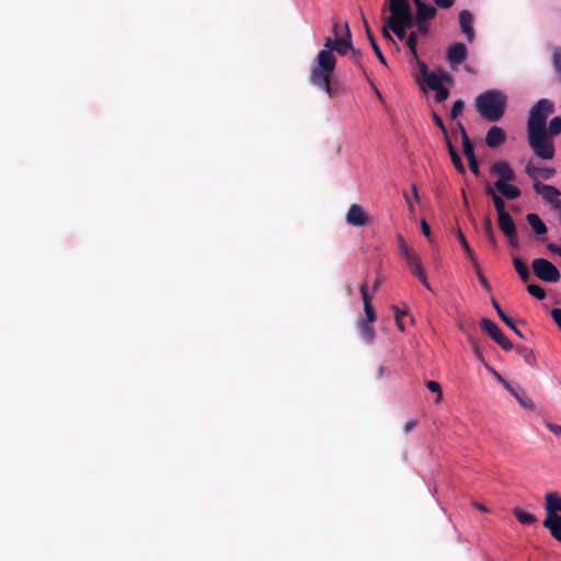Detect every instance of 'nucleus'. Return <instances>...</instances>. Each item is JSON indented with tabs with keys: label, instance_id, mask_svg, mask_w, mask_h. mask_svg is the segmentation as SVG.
<instances>
[{
	"label": "nucleus",
	"instance_id": "nucleus-22",
	"mask_svg": "<svg viewBox=\"0 0 561 561\" xmlns=\"http://www.w3.org/2000/svg\"><path fill=\"white\" fill-rule=\"evenodd\" d=\"M497 224L505 237H511L513 233L517 232L516 225L510 214L499 216Z\"/></svg>",
	"mask_w": 561,
	"mask_h": 561
},
{
	"label": "nucleus",
	"instance_id": "nucleus-14",
	"mask_svg": "<svg viewBox=\"0 0 561 561\" xmlns=\"http://www.w3.org/2000/svg\"><path fill=\"white\" fill-rule=\"evenodd\" d=\"M415 5V22L431 21L436 15V8L422 0H412Z\"/></svg>",
	"mask_w": 561,
	"mask_h": 561
},
{
	"label": "nucleus",
	"instance_id": "nucleus-49",
	"mask_svg": "<svg viewBox=\"0 0 561 561\" xmlns=\"http://www.w3.org/2000/svg\"><path fill=\"white\" fill-rule=\"evenodd\" d=\"M486 368L491 371V374L494 376V378L504 387V388H508V385L510 382L504 379L501 374H499L495 369L491 368L489 365L486 366Z\"/></svg>",
	"mask_w": 561,
	"mask_h": 561
},
{
	"label": "nucleus",
	"instance_id": "nucleus-43",
	"mask_svg": "<svg viewBox=\"0 0 561 561\" xmlns=\"http://www.w3.org/2000/svg\"><path fill=\"white\" fill-rule=\"evenodd\" d=\"M469 342L471 344V347H472L476 358L478 360H480L481 363H483V365L486 367L488 364L485 363L482 352H481L479 345L477 344V342L472 337H469Z\"/></svg>",
	"mask_w": 561,
	"mask_h": 561
},
{
	"label": "nucleus",
	"instance_id": "nucleus-59",
	"mask_svg": "<svg viewBox=\"0 0 561 561\" xmlns=\"http://www.w3.org/2000/svg\"><path fill=\"white\" fill-rule=\"evenodd\" d=\"M324 47L325 48L323 50H328V51H331L333 54L334 48H335V38L332 39V38L328 37L325 39Z\"/></svg>",
	"mask_w": 561,
	"mask_h": 561
},
{
	"label": "nucleus",
	"instance_id": "nucleus-33",
	"mask_svg": "<svg viewBox=\"0 0 561 561\" xmlns=\"http://www.w3.org/2000/svg\"><path fill=\"white\" fill-rule=\"evenodd\" d=\"M390 22L399 23L404 28H409L415 24V15H413L412 11L408 12L403 15L394 18V20H390Z\"/></svg>",
	"mask_w": 561,
	"mask_h": 561
},
{
	"label": "nucleus",
	"instance_id": "nucleus-6",
	"mask_svg": "<svg viewBox=\"0 0 561 561\" xmlns=\"http://www.w3.org/2000/svg\"><path fill=\"white\" fill-rule=\"evenodd\" d=\"M531 268L534 274L542 282L557 283L560 279L559 270L547 259L533 260Z\"/></svg>",
	"mask_w": 561,
	"mask_h": 561
},
{
	"label": "nucleus",
	"instance_id": "nucleus-17",
	"mask_svg": "<svg viewBox=\"0 0 561 561\" xmlns=\"http://www.w3.org/2000/svg\"><path fill=\"white\" fill-rule=\"evenodd\" d=\"M484 193L492 199L497 217L508 214L505 209V203L502 196L493 188L492 184L486 182Z\"/></svg>",
	"mask_w": 561,
	"mask_h": 561
},
{
	"label": "nucleus",
	"instance_id": "nucleus-46",
	"mask_svg": "<svg viewBox=\"0 0 561 561\" xmlns=\"http://www.w3.org/2000/svg\"><path fill=\"white\" fill-rule=\"evenodd\" d=\"M398 243H399L400 254H401V256H403V259L414 252L407 245V243L404 242L401 234L398 236Z\"/></svg>",
	"mask_w": 561,
	"mask_h": 561
},
{
	"label": "nucleus",
	"instance_id": "nucleus-20",
	"mask_svg": "<svg viewBox=\"0 0 561 561\" xmlns=\"http://www.w3.org/2000/svg\"><path fill=\"white\" fill-rule=\"evenodd\" d=\"M492 186L497 193L511 201L518 198L522 194L516 185L510 183H494Z\"/></svg>",
	"mask_w": 561,
	"mask_h": 561
},
{
	"label": "nucleus",
	"instance_id": "nucleus-56",
	"mask_svg": "<svg viewBox=\"0 0 561 561\" xmlns=\"http://www.w3.org/2000/svg\"><path fill=\"white\" fill-rule=\"evenodd\" d=\"M420 226H421L422 233L427 239H430V237H431V228H430L428 224L426 222V220L422 219L421 222H420Z\"/></svg>",
	"mask_w": 561,
	"mask_h": 561
},
{
	"label": "nucleus",
	"instance_id": "nucleus-51",
	"mask_svg": "<svg viewBox=\"0 0 561 561\" xmlns=\"http://www.w3.org/2000/svg\"><path fill=\"white\" fill-rule=\"evenodd\" d=\"M432 119L434 124L440 129L442 133H445V125L440 116L436 112H432Z\"/></svg>",
	"mask_w": 561,
	"mask_h": 561
},
{
	"label": "nucleus",
	"instance_id": "nucleus-9",
	"mask_svg": "<svg viewBox=\"0 0 561 561\" xmlns=\"http://www.w3.org/2000/svg\"><path fill=\"white\" fill-rule=\"evenodd\" d=\"M534 191L541 196V198L550 204L552 208L560 210L561 207V192L553 185L542 184V183H533Z\"/></svg>",
	"mask_w": 561,
	"mask_h": 561
},
{
	"label": "nucleus",
	"instance_id": "nucleus-37",
	"mask_svg": "<svg viewBox=\"0 0 561 561\" xmlns=\"http://www.w3.org/2000/svg\"><path fill=\"white\" fill-rule=\"evenodd\" d=\"M407 46L411 53V55L417 59V51H416V46H417V33L412 31L409 33L408 37H407Z\"/></svg>",
	"mask_w": 561,
	"mask_h": 561
},
{
	"label": "nucleus",
	"instance_id": "nucleus-44",
	"mask_svg": "<svg viewBox=\"0 0 561 561\" xmlns=\"http://www.w3.org/2000/svg\"><path fill=\"white\" fill-rule=\"evenodd\" d=\"M435 91V101L437 103H442L449 96V90L445 88L444 85L439 89L434 90Z\"/></svg>",
	"mask_w": 561,
	"mask_h": 561
},
{
	"label": "nucleus",
	"instance_id": "nucleus-39",
	"mask_svg": "<svg viewBox=\"0 0 561 561\" xmlns=\"http://www.w3.org/2000/svg\"><path fill=\"white\" fill-rule=\"evenodd\" d=\"M527 291L529 295H531L533 297H535L539 300H542L546 298V290L537 284H529L527 286Z\"/></svg>",
	"mask_w": 561,
	"mask_h": 561
},
{
	"label": "nucleus",
	"instance_id": "nucleus-13",
	"mask_svg": "<svg viewBox=\"0 0 561 561\" xmlns=\"http://www.w3.org/2000/svg\"><path fill=\"white\" fill-rule=\"evenodd\" d=\"M525 173L534 181V183H540V178L543 180H549L556 174V170L548 167H536L531 161H529L525 167Z\"/></svg>",
	"mask_w": 561,
	"mask_h": 561
},
{
	"label": "nucleus",
	"instance_id": "nucleus-27",
	"mask_svg": "<svg viewBox=\"0 0 561 561\" xmlns=\"http://www.w3.org/2000/svg\"><path fill=\"white\" fill-rule=\"evenodd\" d=\"M513 515L515 518L523 525H531L536 522V516L531 513H528L519 507L513 508Z\"/></svg>",
	"mask_w": 561,
	"mask_h": 561
},
{
	"label": "nucleus",
	"instance_id": "nucleus-7",
	"mask_svg": "<svg viewBox=\"0 0 561 561\" xmlns=\"http://www.w3.org/2000/svg\"><path fill=\"white\" fill-rule=\"evenodd\" d=\"M420 76L425 84L431 90H436L443 87L444 82L451 83L453 77L447 71H442L440 75L430 71L425 62L419 61Z\"/></svg>",
	"mask_w": 561,
	"mask_h": 561
},
{
	"label": "nucleus",
	"instance_id": "nucleus-32",
	"mask_svg": "<svg viewBox=\"0 0 561 561\" xmlns=\"http://www.w3.org/2000/svg\"><path fill=\"white\" fill-rule=\"evenodd\" d=\"M462 150H463V154L468 161L476 159L473 146H472L466 130H462Z\"/></svg>",
	"mask_w": 561,
	"mask_h": 561
},
{
	"label": "nucleus",
	"instance_id": "nucleus-10",
	"mask_svg": "<svg viewBox=\"0 0 561 561\" xmlns=\"http://www.w3.org/2000/svg\"><path fill=\"white\" fill-rule=\"evenodd\" d=\"M490 173L497 176L494 183H510L516 180V173L506 161H495L490 167Z\"/></svg>",
	"mask_w": 561,
	"mask_h": 561
},
{
	"label": "nucleus",
	"instance_id": "nucleus-63",
	"mask_svg": "<svg viewBox=\"0 0 561 561\" xmlns=\"http://www.w3.org/2000/svg\"><path fill=\"white\" fill-rule=\"evenodd\" d=\"M547 249L552 252V253H557L561 256V248L559 245H557L556 243H549L547 245Z\"/></svg>",
	"mask_w": 561,
	"mask_h": 561
},
{
	"label": "nucleus",
	"instance_id": "nucleus-28",
	"mask_svg": "<svg viewBox=\"0 0 561 561\" xmlns=\"http://www.w3.org/2000/svg\"><path fill=\"white\" fill-rule=\"evenodd\" d=\"M359 332H360L362 339L366 343H371L374 341L375 330H374V327L371 325V322H365L364 320H360Z\"/></svg>",
	"mask_w": 561,
	"mask_h": 561
},
{
	"label": "nucleus",
	"instance_id": "nucleus-38",
	"mask_svg": "<svg viewBox=\"0 0 561 561\" xmlns=\"http://www.w3.org/2000/svg\"><path fill=\"white\" fill-rule=\"evenodd\" d=\"M386 26H388L399 39H403L407 36V28L399 25V23L390 22L386 20Z\"/></svg>",
	"mask_w": 561,
	"mask_h": 561
},
{
	"label": "nucleus",
	"instance_id": "nucleus-29",
	"mask_svg": "<svg viewBox=\"0 0 561 561\" xmlns=\"http://www.w3.org/2000/svg\"><path fill=\"white\" fill-rule=\"evenodd\" d=\"M447 150H448V153H449L450 160H451V162H453V164H454L455 169H456L459 173L463 174V173L466 172L465 165H463V163H462V160H461V158H460L459 153L457 152V150L455 149V147L453 146V144H451V142H448V148H447Z\"/></svg>",
	"mask_w": 561,
	"mask_h": 561
},
{
	"label": "nucleus",
	"instance_id": "nucleus-21",
	"mask_svg": "<svg viewBox=\"0 0 561 561\" xmlns=\"http://www.w3.org/2000/svg\"><path fill=\"white\" fill-rule=\"evenodd\" d=\"M491 304L493 308L495 309L497 316L500 319L511 329L514 331V333L519 336L520 339H524L523 333L516 328L515 322L512 318H510L501 308L500 304L495 298H491Z\"/></svg>",
	"mask_w": 561,
	"mask_h": 561
},
{
	"label": "nucleus",
	"instance_id": "nucleus-18",
	"mask_svg": "<svg viewBox=\"0 0 561 561\" xmlns=\"http://www.w3.org/2000/svg\"><path fill=\"white\" fill-rule=\"evenodd\" d=\"M506 139L505 131L499 126H492L485 135V144L490 148L501 146Z\"/></svg>",
	"mask_w": 561,
	"mask_h": 561
},
{
	"label": "nucleus",
	"instance_id": "nucleus-53",
	"mask_svg": "<svg viewBox=\"0 0 561 561\" xmlns=\"http://www.w3.org/2000/svg\"><path fill=\"white\" fill-rule=\"evenodd\" d=\"M434 3L440 9H449L454 5L456 0H433Z\"/></svg>",
	"mask_w": 561,
	"mask_h": 561
},
{
	"label": "nucleus",
	"instance_id": "nucleus-36",
	"mask_svg": "<svg viewBox=\"0 0 561 561\" xmlns=\"http://www.w3.org/2000/svg\"><path fill=\"white\" fill-rule=\"evenodd\" d=\"M547 133L551 138L561 133V116H556L550 121Z\"/></svg>",
	"mask_w": 561,
	"mask_h": 561
},
{
	"label": "nucleus",
	"instance_id": "nucleus-64",
	"mask_svg": "<svg viewBox=\"0 0 561 561\" xmlns=\"http://www.w3.org/2000/svg\"><path fill=\"white\" fill-rule=\"evenodd\" d=\"M383 21L386 22V18L383 19ZM389 30L390 28L388 26H386V23H385L383 26H382V30H381L382 36L386 39H388V41H393L391 35H390V33H389Z\"/></svg>",
	"mask_w": 561,
	"mask_h": 561
},
{
	"label": "nucleus",
	"instance_id": "nucleus-26",
	"mask_svg": "<svg viewBox=\"0 0 561 561\" xmlns=\"http://www.w3.org/2000/svg\"><path fill=\"white\" fill-rule=\"evenodd\" d=\"M482 229H483L484 236H485L488 242L490 243V245L495 248L497 244V241H496V237L494 233L492 220L489 216H486L483 219Z\"/></svg>",
	"mask_w": 561,
	"mask_h": 561
},
{
	"label": "nucleus",
	"instance_id": "nucleus-61",
	"mask_svg": "<svg viewBox=\"0 0 561 561\" xmlns=\"http://www.w3.org/2000/svg\"><path fill=\"white\" fill-rule=\"evenodd\" d=\"M392 310L394 311V320H397V319L402 320V317L407 314V310H401L397 306H392Z\"/></svg>",
	"mask_w": 561,
	"mask_h": 561
},
{
	"label": "nucleus",
	"instance_id": "nucleus-60",
	"mask_svg": "<svg viewBox=\"0 0 561 561\" xmlns=\"http://www.w3.org/2000/svg\"><path fill=\"white\" fill-rule=\"evenodd\" d=\"M417 425V421L416 420H411L409 422H407L403 426V432L405 434L410 433L415 426Z\"/></svg>",
	"mask_w": 561,
	"mask_h": 561
},
{
	"label": "nucleus",
	"instance_id": "nucleus-58",
	"mask_svg": "<svg viewBox=\"0 0 561 561\" xmlns=\"http://www.w3.org/2000/svg\"><path fill=\"white\" fill-rule=\"evenodd\" d=\"M508 239V243L512 248L517 249L519 248V240L517 237V232L513 233L511 237H506Z\"/></svg>",
	"mask_w": 561,
	"mask_h": 561
},
{
	"label": "nucleus",
	"instance_id": "nucleus-30",
	"mask_svg": "<svg viewBox=\"0 0 561 561\" xmlns=\"http://www.w3.org/2000/svg\"><path fill=\"white\" fill-rule=\"evenodd\" d=\"M513 264H514V267H515L517 274L519 275L520 279L524 283L528 282L530 278V273H529L527 265L524 263V261L516 256V257H513Z\"/></svg>",
	"mask_w": 561,
	"mask_h": 561
},
{
	"label": "nucleus",
	"instance_id": "nucleus-5",
	"mask_svg": "<svg viewBox=\"0 0 561 561\" xmlns=\"http://www.w3.org/2000/svg\"><path fill=\"white\" fill-rule=\"evenodd\" d=\"M527 141L536 157L543 160H550L554 157L553 140L548 136L547 130L527 131Z\"/></svg>",
	"mask_w": 561,
	"mask_h": 561
},
{
	"label": "nucleus",
	"instance_id": "nucleus-48",
	"mask_svg": "<svg viewBox=\"0 0 561 561\" xmlns=\"http://www.w3.org/2000/svg\"><path fill=\"white\" fill-rule=\"evenodd\" d=\"M348 51H351V57L354 59L356 65L360 69H363V65L360 64V57H362L360 50L352 46V48H350Z\"/></svg>",
	"mask_w": 561,
	"mask_h": 561
},
{
	"label": "nucleus",
	"instance_id": "nucleus-50",
	"mask_svg": "<svg viewBox=\"0 0 561 561\" xmlns=\"http://www.w3.org/2000/svg\"><path fill=\"white\" fill-rule=\"evenodd\" d=\"M430 21H421V22H415L414 25H416L417 27V32L421 34V35H426L430 31V24H428Z\"/></svg>",
	"mask_w": 561,
	"mask_h": 561
},
{
	"label": "nucleus",
	"instance_id": "nucleus-4",
	"mask_svg": "<svg viewBox=\"0 0 561 561\" xmlns=\"http://www.w3.org/2000/svg\"><path fill=\"white\" fill-rule=\"evenodd\" d=\"M553 112V102L548 99L539 100L529 112L527 131L547 130V118Z\"/></svg>",
	"mask_w": 561,
	"mask_h": 561
},
{
	"label": "nucleus",
	"instance_id": "nucleus-47",
	"mask_svg": "<svg viewBox=\"0 0 561 561\" xmlns=\"http://www.w3.org/2000/svg\"><path fill=\"white\" fill-rule=\"evenodd\" d=\"M364 312H365V317H366V319L364 320L365 322L374 323L376 321V312H375L373 305L365 306Z\"/></svg>",
	"mask_w": 561,
	"mask_h": 561
},
{
	"label": "nucleus",
	"instance_id": "nucleus-8",
	"mask_svg": "<svg viewBox=\"0 0 561 561\" xmlns=\"http://www.w3.org/2000/svg\"><path fill=\"white\" fill-rule=\"evenodd\" d=\"M480 328L504 351L508 352L513 348V343L502 333V331L492 320L482 318L480 321Z\"/></svg>",
	"mask_w": 561,
	"mask_h": 561
},
{
	"label": "nucleus",
	"instance_id": "nucleus-15",
	"mask_svg": "<svg viewBox=\"0 0 561 561\" xmlns=\"http://www.w3.org/2000/svg\"><path fill=\"white\" fill-rule=\"evenodd\" d=\"M459 24L461 32L466 35L468 42H472L474 38L473 31V15L469 10H461L459 12Z\"/></svg>",
	"mask_w": 561,
	"mask_h": 561
},
{
	"label": "nucleus",
	"instance_id": "nucleus-52",
	"mask_svg": "<svg viewBox=\"0 0 561 561\" xmlns=\"http://www.w3.org/2000/svg\"><path fill=\"white\" fill-rule=\"evenodd\" d=\"M551 318L553 319L554 323L561 329V309L554 308L551 310Z\"/></svg>",
	"mask_w": 561,
	"mask_h": 561
},
{
	"label": "nucleus",
	"instance_id": "nucleus-57",
	"mask_svg": "<svg viewBox=\"0 0 561 561\" xmlns=\"http://www.w3.org/2000/svg\"><path fill=\"white\" fill-rule=\"evenodd\" d=\"M468 164H469V169H470V171H471L476 176H479V175H480V170H479V165H478V161H477V159L468 161Z\"/></svg>",
	"mask_w": 561,
	"mask_h": 561
},
{
	"label": "nucleus",
	"instance_id": "nucleus-16",
	"mask_svg": "<svg viewBox=\"0 0 561 561\" xmlns=\"http://www.w3.org/2000/svg\"><path fill=\"white\" fill-rule=\"evenodd\" d=\"M388 10L390 15L386 20H394V18L412 11L409 0H388Z\"/></svg>",
	"mask_w": 561,
	"mask_h": 561
},
{
	"label": "nucleus",
	"instance_id": "nucleus-12",
	"mask_svg": "<svg viewBox=\"0 0 561 561\" xmlns=\"http://www.w3.org/2000/svg\"><path fill=\"white\" fill-rule=\"evenodd\" d=\"M345 220L354 227H363L369 221V216L358 204H352L346 213Z\"/></svg>",
	"mask_w": 561,
	"mask_h": 561
},
{
	"label": "nucleus",
	"instance_id": "nucleus-19",
	"mask_svg": "<svg viewBox=\"0 0 561 561\" xmlns=\"http://www.w3.org/2000/svg\"><path fill=\"white\" fill-rule=\"evenodd\" d=\"M345 27V36L335 38V48L336 51L341 56H345L350 48H352V35L348 27V23L344 24Z\"/></svg>",
	"mask_w": 561,
	"mask_h": 561
},
{
	"label": "nucleus",
	"instance_id": "nucleus-62",
	"mask_svg": "<svg viewBox=\"0 0 561 561\" xmlns=\"http://www.w3.org/2000/svg\"><path fill=\"white\" fill-rule=\"evenodd\" d=\"M416 277L420 279V282L430 290H432L430 283L427 282L425 273H421L420 275H416Z\"/></svg>",
	"mask_w": 561,
	"mask_h": 561
},
{
	"label": "nucleus",
	"instance_id": "nucleus-3",
	"mask_svg": "<svg viewBox=\"0 0 561 561\" xmlns=\"http://www.w3.org/2000/svg\"><path fill=\"white\" fill-rule=\"evenodd\" d=\"M545 512L542 526L561 543V495L558 492L550 491L545 494Z\"/></svg>",
	"mask_w": 561,
	"mask_h": 561
},
{
	"label": "nucleus",
	"instance_id": "nucleus-11",
	"mask_svg": "<svg viewBox=\"0 0 561 561\" xmlns=\"http://www.w3.org/2000/svg\"><path fill=\"white\" fill-rule=\"evenodd\" d=\"M467 47L463 43H454L446 53V59L451 69H456L467 58Z\"/></svg>",
	"mask_w": 561,
	"mask_h": 561
},
{
	"label": "nucleus",
	"instance_id": "nucleus-34",
	"mask_svg": "<svg viewBox=\"0 0 561 561\" xmlns=\"http://www.w3.org/2000/svg\"><path fill=\"white\" fill-rule=\"evenodd\" d=\"M471 263H472L473 270L478 276L479 283L485 290L490 291L491 285H490L489 280L485 278V276L483 275L480 264L478 262V259H476Z\"/></svg>",
	"mask_w": 561,
	"mask_h": 561
},
{
	"label": "nucleus",
	"instance_id": "nucleus-40",
	"mask_svg": "<svg viewBox=\"0 0 561 561\" xmlns=\"http://www.w3.org/2000/svg\"><path fill=\"white\" fill-rule=\"evenodd\" d=\"M552 64L558 76V80L561 83V47L553 51Z\"/></svg>",
	"mask_w": 561,
	"mask_h": 561
},
{
	"label": "nucleus",
	"instance_id": "nucleus-54",
	"mask_svg": "<svg viewBox=\"0 0 561 561\" xmlns=\"http://www.w3.org/2000/svg\"><path fill=\"white\" fill-rule=\"evenodd\" d=\"M517 352L523 354V356L525 357V360L527 363H530V358L533 357V352L529 351L528 348H526L525 346H517Z\"/></svg>",
	"mask_w": 561,
	"mask_h": 561
},
{
	"label": "nucleus",
	"instance_id": "nucleus-55",
	"mask_svg": "<svg viewBox=\"0 0 561 561\" xmlns=\"http://www.w3.org/2000/svg\"><path fill=\"white\" fill-rule=\"evenodd\" d=\"M546 427L556 435L561 436V425L552 423V422H546Z\"/></svg>",
	"mask_w": 561,
	"mask_h": 561
},
{
	"label": "nucleus",
	"instance_id": "nucleus-23",
	"mask_svg": "<svg viewBox=\"0 0 561 561\" xmlns=\"http://www.w3.org/2000/svg\"><path fill=\"white\" fill-rule=\"evenodd\" d=\"M505 389L518 401V403L523 408H525L526 410H529V411L535 410V408H536L535 403L528 396H526L525 392L516 390L515 388H513L511 386V383L508 385V388H505Z\"/></svg>",
	"mask_w": 561,
	"mask_h": 561
},
{
	"label": "nucleus",
	"instance_id": "nucleus-41",
	"mask_svg": "<svg viewBox=\"0 0 561 561\" xmlns=\"http://www.w3.org/2000/svg\"><path fill=\"white\" fill-rule=\"evenodd\" d=\"M426 388L436 393L435 403H439L443 398L442 388L440 385L437 381L430 380L426 382Z\"/></svg>",
	"mask_w": 561,
	"mask_h": 561
},
{
	"label": "nucleus",
	"instance_id": "nucleus-25",
	"mask_svg": "<svg viewBox=\"0 0 561 561\" xmlns=\"http://www.w3.org/2000/svg\"><path fill=\"white\" fill-rule=\"evenodd\" d=\"M411 273L416 276L423 273V267L421 264V259L417 253L413 252L412 254H409L407 257H404Z\"/></svg>",
	"mask_w": 561,
	"mask_h": 561
},
{
	"label": "nucleus",
	"instance_id": "nucleus-31",
	"mask_svg": "<svg viewBox=\"0 0 561 561\" xmlns=\"http://www.w3.org/2000/svg\"><path fill=\"white\" fill-rule=\"evenodd\" d=\"M457 239L461 245V248L463 249L466 255L468 256V259L472 262L477 259L476 256V253L474 251L471 249V247L469 245L466 237L463 236L462 231L460 229L457 230Z\"/></svg>",
	"mask_w": 561,
	"mask_h": 561
},
{
	"label": "nucleus",
	"instance_id": "nucleus-35",
	"mask_svg": "<svg viewBox=\"0 0 561 561\" xmlns=\"http://www.w3.org/2000/svg\"><path fill=\"white\" fill-rule=\"evenodd\" d=\"M367 39H368V42H369V44H370V46H371L376 57L378 58V60L381 64L386 65V58H385V56H383L379 45L377 44V41H376L374 34L373 33H368Z\"/></svg>",
	"mask_w": 561,
	"mask_h": 561
},
{
	"label": "nucleus",
	"instance_id": "nucleus-42",
	"mask_svg": "<svg viewBox=\"0 0 561 561\" xmlns=\"http://www.w3.org/2000/svg\"><path fill=\"white\" fill-rule=\"evenodd\" d=\"M463 106H465V103L462 100L455 101L450 108V112H449L450 118L451 119L457 118L462 113Z\"/></svg>",
	"mask_w": 561,
	"mask_h": 561
},
{
	"label": "nucleus",
	"instance_id": "nucleus-24",
	"mask_svg": "<svg viewBox=\"0 0 561 561\" xmlns=\"http://www.w3.org/2000/svg\"><path fill=\"white\" fill-rule=\"evenodd\" d=\"M526 220L537 236L547 233V226L537 214H527Z\"/></svg>",
	"mask_w": 561,
	"mask_h": 561
},
{
	"label": "nucleus",
	"instance_id": "nucleus-1",
	"mask_svg": "<svg viewBox=\"0 0 561 561\" xmlns=\"http://www.w3.org/2000/svg\"><path fill=\"white\" fill-rule=\"evenodd\" d=\"M336 58L328 50H320L317 56L316 64L311 68L310 83L317 88L325 91V93L333 98L336 95L337 90L331 84V76L335 70Z\"/></svg>",
	"mask_w": 561,
	"mask_h": 561
},
{
	"label": "nucleus",
	"instance_id": "nucleus-2",
	"mask_svg": "<svg viewBox=\"0 0 561 561\" xmlns=\"http://www.w3.org/2000/svg\"><path fill=\"white\" fill-rule=\"evenodd\" d=\"M507 96L500 90H486L476 98L474 107L488 122H499L506 108Z\"/></svg>",
	"mask_w": 561,
	"mask_h": 561
},
{
	"label": "nucleus",
	"instance_id": "nucleus-45",
	"mask_svg": "<svg viewBox=\"0 0 561 561\" xmlns=\"http://www.w3.org/2000/svg\"><path fill=\"white\" fill-rule=\"evenodd\" d=\"M359 291H360L364 307L367 305H371V296L368 294V286L366 283H363L359 286Z\"/></svg>",
	"mask_w": 561,
	"mask_h": 561
}]
</instances>
